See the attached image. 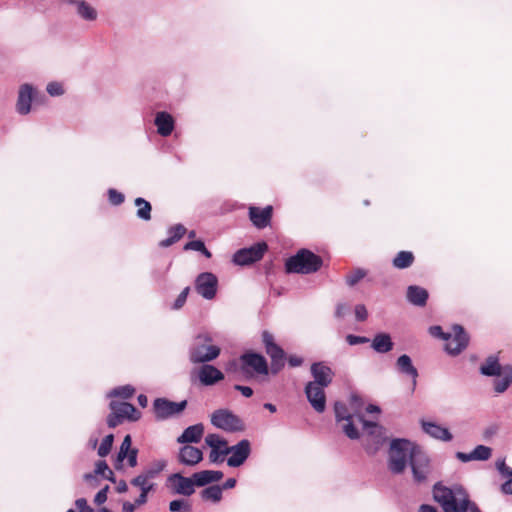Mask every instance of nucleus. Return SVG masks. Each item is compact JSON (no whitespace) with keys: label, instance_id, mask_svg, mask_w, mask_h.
<instances>
[{"label":"nucleus","instance_id":"nucleus-20","mask_svg":"<svg viewBox=\"0 0 512 512\" xmlns=\"http://www.w3.org/2000/svg\"><path fill=\"white\" fill-rule=\"evenodd\" d=\"M311 374L314 380L309 383L324 388L331 384L334 376L332 369L323 362L313 363L311 365Z\"/></svg>","mask_w":512,"mask_h":512},{"label":"nucleus","instance_id":"nucleus-2","mask_svg":"<svg viewBox=\"0 0 512 512\" xmlns=\"http://www.w3.org/2000/svg\"><path fill=\"white\" fill-rule=\"evenodd\" d=\"M228 371L238 373L244 380L252 379L255 375H267L269 367L264 356L254 352L242 354L238 361L229 363Z\"/></svg>","mask_w":512,"mask_h":512},{"label":"nucleus","instance_id":"nucleus-55","mask_svg":"<svg viewBox=\"0 0 512 512\" xmlns=\"http://www.w3.org/2000/svg\"><path fill=\"white\" fill-rule=\"evenodd\" d=\"M496 467H497L498 471H499L503 476H507V477L512 476V469L506 465V463H505V460H504V459H502V460H498V461L496 462Z\"/></svg>","mask_w":512,"mask_h":512},{"label":"nucleus","instance_id":"nucleus-45","mask_svg":"<svg viewBox=\"0 0 512 512\" xmlns=\"http://www.w3.org/2000/svg\"><path fill=\"white\" fill-rule=\"evenodd\" d=\"M114 437L112 434L107 435L101 442L99 448H98V455L100 457L107 456L112 448Z\"/></svg>","mask_w":512,"mask_h":512},{"label":"nucleus","instance_id":"nucleus-42","mask_svg":"<svg viewBox=\"0 0 512 512\" xmlns=\"http://www.w3.org/2000/svg\"><path fill=\"white\" fill-rule=\"evenodd\" d=\"M184 250H193L201 252L206 258H210L211 252L205 247L202 240H193L185 244Z\"/></svg>","mask_w":512,"mask_h":512},{"label":"nucleus","instance_id":"nucleus-48","mask_svg":"<svg viewBox=\"0 0 512 512\" xmlns=\"http://www.w3.org/2000/svg\"><path fill=\"white\" fill-rule=\"evenodd\" d=\"M190 292V287H185L181 293L178 295V297L176 298L172 308L174 310H179L180 308H182L187 300V297H188V294Z\"/></svg>","mask_w":512,"mask_h":512},{"label":"nucleus","instance_id":"nucleus-12","mask_svg":"<svg viewBox=\"0 0 512 512\" xmlns=\"http://www.w3.org/2000/svg\"><path fill=\"white\" fill-rule=\"evenodd\" d=\"M218 289V279L211 272L200 273L195 279V290L206 300L215 298Z\"/></svg>","mask_w":512,"mask_h":512},{"label":"nucleus","instance_id":"nucleus-37","mask_svg":"<svg viewBox=\"0 0 512 512\" xmlns=\"http://www.w3.org/2000/svg\"><path fill=\"white\" fill-rule=\"evenodd\" d=\"M135 205L137 206L136 215L139 219L149 221L151 219V204L144 198L138 197L135 199Z\"/></svg>","mask_w":512,"mask_h":512},{"label":"nucleus","instance_id":"nucleus-5","mask_svg":"<svg viewBox=\"0 0 512 512\" xmlns=\"http://www.w3.org/2000/svg\"><path fill=\"white\" fill-rule=\"evenodd\" d=\"M212 338L208 334L197 336L195 343L190 348L189 359L192 363H207L216 359L220 354V348L209 344Z\"/></svg>","mask_w":512,"mask_h":512},{"label":"nucleus","instance_id":"nucleus-50","mask_svg":"<svg viewBox=\"0 0 512 512\" xmlns=\"http://www.w3.org/2000/svg\"><path fill=\"white\" fill-rule=\"evenodd\" d=\"M108 195H109V201L113 205H120L124 201V195L115 189H109Z\"/></svg>","mask_w":512,"mask_h":512},{"label":"nucleus","instance_id":"nucleus-11","mask_svg":"<svg viewBox=\"0 0 512 512\" xmlns=\"http://www.w3.org/2000/svg\"><path fill=\"white\" fill-rule=\"evenodd\" d=\"M187 406V401L173 402L166 398H157L153 402L155 416L159 420L168 419L180 414Z\"/></svg>","mask_w":512,"mask_h":512},{"label":"nucleus","instance_id":"nucleus-21","mask_svg":"<svg viewBox=\"0 0 512 512\" xmlns=\"http://www.w3.org/2000/svg\"><path fill=\"white\" fill-rule=\"evenodd\" d=\"M203 452L194 446L184 445L179 449L178 461L185 466L193 467L201 462Z\"/></svg>","mask_w":512,"mask_h":512},{"label":"nucleus","instance_id":"nucleus-56","mask_svg":"<svg viewBox=\"0 0 512 512\" xmlns=\"http://www.w3.org/2000/svg\"><path fill=\"white\" fill-rule=\"evenodd\" d=\"M350 311V308L345 303H338L335 310V317L344 318Z\"/></svg>","mask_w":512,"mask_h":512},{"label":"nucleus","instance_id":"nucleus-17","mask_svg":"<svg viewBox=\"0 0 512 512\" xmlns=\"http://www.w3.org/2000/svg\"><path fill=\"white\" fill-rule=\"evenodd\" d=\"M205 443L211 448L209 460L212 463H221L224 461L225 449H228L227 441L218 434L211 433L205 437Z\"/></svg>","mask_w":512,"mask_h":512},{"label":"nucleus","instance_id":"nucleus-14","mask_svg":"<svg viewBox=\"0 0 512 512\" xmlns=\"http://www.w3.org/2000/svg\"><path fill=\"white\" fill-rule=\"evenodd\" d=\"M267 244L265 242L257 243L249 248L238 250L233 256V262L237 265H248L260 260L265 251Z\"/></svg>","mask_w":512,"mask_h":512},{"label":"nucleus","instance_id":"nucleus-49","mask_svg":"<svg viewBox=\"0 0 512 512\" xmlns=\"http://www.w3.org/2000/svg\"><path fill=\"white\" fill-rule=\"evenodd\" d=\"M46 90L51 96H61L64 94V89L59 82L48 83Z\"/></svg>","mask_w":512,"mask_h":512},{"label":"nucleus","instance_id":"nucleus-64","mask_svg":"<svg viewBox=\"0 0 512 512\" xmlns=\"http://www.w3.org/2000/svg\"><path fill=\"white\" fill-rule=\"evenodd\" d=\"M501 490L504 494H512V476L502 484Z\"/></svg>","mask_w":512,"mask_h":512},{"label":"nucleus","instance_id":"nucleus-13","mask_svg":"<svg viewBox=\"0 0 512 512\" xmlns=\"http://www.w3.org/2000/svg\"><path fill=\"white\" fill-rule=\"evenodd\" d=\"M444 340L446 341V351L451 355H457L467 347L469 337L462 326L454 325L452 332L447 333Z\"/></svg>","mask_w":512,"mask_h":512},{"label":"nucleus","instance_id":"nucleus-9","mask_svg":"<svg viewBox=\"0 0 512 512\" xmlns=\"http://www.w3.org/2000/svg\"><path fill=\"white\" fill-rule=\"evenodd\" d=\"M413 479L416 483H424L431 473L430 459L428 455L419 447L409 463Z\"/></svg>","mask_w":512,"mask_h":512},{"label":"nucleus","instance_id":"nucleus-19","mask_svg":"<svg viewBox=\"0 0 512 512\" xmlns=\"http://www.w3.org/2000/svg\"><path fill=\"white\" fill-rule=\"evenodd\" d=\"M307 400L318 413H323L326 409V396L324 387L307 383L305 386Z\"/></svg>","mask_w":512,"mask_h":512},{"label":"nucleus","instance_id":"nucleus-3","mask_svg":"<svg viewBox=\"0 0 512 512\" xmlns=\"http://www.w3.org/2000/svg\"><path fill=\"white\" fill-rule=\"evenodd\" d=\"M419 446L407 439H394L390 443L388 468L393 474H401L410 463Z\"/></svg>","mask_w":512,"mask_h":512},{"label":"nucleus","instance_id":"nucleus-60","mask_svg":"<svg viewBox=\"0 0 512 512\" xmlns=\"http://www.w3.org/2000/svg\"><path fill=\"white\" fill-rule=\"evenodd\" d=\"M137 454H138V450L137 449H132L129 452V454L126 456V458L128 460V465L130 467L137 466Z\"/></svg>","mask_w":512,"mask_h":512},{"label":"nucleus","instance_id":"nucleus-34","mask_svg":"<svg viewBox=\"0 0 512 512\" xmlns=\"http://www.w3.org/2000/svg\"><path fill=\"white\" fill-rule=\"evenodd\" d=\"M167 466V462L164 459H158L152 461L145 470L138 476L145 478L147 481L155 479Z\"/></svg>","mask_w":512,"mask_h":512},{"label":"nucleus","instance_id":"nucleus-61","mask_svg":"<svg viewBox=\"0 0 512 512\" xmlns=\"http://www.w3.org/2000/svg\"><path fill=\"white\" fill-rule=\"evenodd\" d=\"M456 458L464 463L474 461L472 456V451L470 453H464V452H456L455 454Z\"/></svg>","mask_w":512,"mask_h":512},{"label":"nucleus","instance_id":"nucleus-26","mask_svg":"<svg viewBox=\"0 0 512 512\" xmlns=\"http://www.w3.org/2000/svg\"><path fill=\"white\" fill-rule=\"evenodd\" d=\"M198 377L203 385L211 386L224 379V374L216 367L204 364L198 371Z\"/></svg>","mask_w":512,"mask_h":512},{"label":"nucleus","instance_id":"nucleus-52","mask_svg":"<svg viewBox=\"0 0 512 512\" xmlns=\"http://www.w3.org/2000/svg\"><path fill=\"white\" fill-rule=\"evenodd\" d=\"M186 232V228L181 225V224H177L173 227H171L168 231L169 235H172L174 237V239H176L177 241L182 238V236L185 234Z\"/></svg>","mask_w":512,"mask_h":512},{"label":"nucleus","instance_id":"nucleus-22","mask_svg":"<svg viewBox=\"0 0 512 512\" xmlns=\"http://www.w3.org/2000/svg\"><path fill=\"white\" fill-rule=\"evenodd\" d=\"M109 407L111 411H114L122 420L128 419L136 421L141 417V413L135 406L128 402L111 401Z\"/></svg>","mask_w":512,"mask_h":512},{"label":"nucleus","instance_id":"nucleus-27","mask_svg":"<svg viewBox=\"0 0 512 512\" xmlns=\"http://www.w3.org/2000/svg\"><path fill=\"white\" fill-rule=\"evenodd\" d=\"M204 434V426L202 423H197L187 427L183 433L177 438L180 444L199 443Z\"/></svg>","mask_w":512,"mask_h":512},{"label":"nucleus","instance_id":"nucleus-46","mask_svg":"<svg viewBox=\"0 0 512 512\" xmlns=\"http://www.w3.org/2000/svg\"><path fill=\"white\" fill-rule=\"evenodd\" d=\"M131 450H132L131 449V437H130V435H126L121 443V446H120V449H119V452L117 455V460L123 461Z\"/></svg>","mask_w":512,"mask_h":512},{"label":"nucleus","instance_id":"nucleus-40","mask_svg":"<svg viewBox=\"0 0 512 512\" xmlns=\"http://www.w3.org/2000/svg\"><path fill=\"white\" fill-rule=\"evenodd\" d=\"M135 393V389L131 385H124L114 388L108 393V397H120L123 399H129Z\"/></svg>","mask_w":512,"mask_h":512},{"label":"nucleus","instance_id":"nucleus-30","mask_svg":"<svg viewBox=\"0 0 512 512\" xmlns=\"http://www.w3.org/2000/svg\"><path fill=\"white\" fill-rule=\"evenodd\" d=\"M371 347L375 352L384 354L393 349L394 343L388 333H378L372 339Z\"/></svg>","mask_w":512,"mask_h":512},{"label":"nucleus","instance_id":"nucleus-28","mask_svg":"<svg viewBox=\"0 0 512 512\" xmlns=\"http://www.w3.org/2000/svg\"><path fill=\"white\" fill-rule=\"evenodd\" d=\"M396 367L398 371L402 374H405L412 378L413 390L416 387L418 371L416 367L413 365L410 356L403 354L398 357L396 361Z\"/></svg>","mask_w":512,"mask_h":512},{"label":"nucleus","instance_id":"nucleus-16","mask_svg":"<svg viewBox=\"0 0 512 512\" xmlns=\"http://www.w3.org/2000/svg\"><path fill=\"white\" fill-rule=\"evenodd\" d=\"M167 483L173 494L191 496L195 492L193 476L189 478L175 473L168 477Z\"/></svg>","mask_w":512,"mask_h":512},{"label":"nucleus","instance_id":"nucleus-24","mask_svg":"<svg viewBox=\"0 0 512 512\" xmlns=\"http://www.w3.org/2000/svg\"><path fill=\"white\" fill-rule=\"evenodd\" d=\"M420 423L423 431L434 439L449 442L453 438L452 434L447 428L442 427L435 422L421 420Z\"/></svg>","mask_w":512,"mask_h":512},{"label":"nucleus","instance_id":"nucleus-53","mask_svg":"<svg viewBox=\"0 0 512 512\" xmlns=\"http://www.w3.org/2000/svg\"><path fill=\"white\" fill-rule=\"evenodd\" d=\"M109 491V486L106 485L104 488H102L100 491L97 492V494L94 497V502L97 505H101L107 500V493Z\"/></svg>","mask_w":512,"mask_h":512},{"label":"nucleus","instance_id":"nucleus-36","mask_svg":"<svg viewBox=\"0 0 512 512\" xmlns=\"http://www.w3.org/2000/svg\"><path fill=\"white\" fill-rule=\"evenodd\" d=\"M504 377L494 381V390L497 393L505 392L512 382V367L507 366L504 368Z\"/></svg>","mask_w":512,"mask_h":512},{"label":"nucleus","instance_id":"nucleus-18","mask_svg":"<svg viewBox=\"0 0 512 512\" xmlns=\"http://www.w3.org/2000/svg\"><path fill=\"white\" fill-rule=\"evenodd\" d=\"M36 89L29 83H24L19 87L16 102V111L20 115H27L31 111L32 101L35 99Z\"/></svg>","mask_w":512,"mask_h":512},{"label":"nucleus","instance_id":"nucleus-38","mask_svg":"<svg viewBox=\"0 0 512 512\" xmlns=\"http://www.w3.org/2000/svg\"><path fill=\"white\" fill-rule=\"evenodd\" d=\"M414 261V256L412 252L409 251H401L396 257L393 259L394 267L398 269H405L412 265Z\"/></svg>","mask_w":512,"mask_h":512},{"label":"nucleus","instance_id":"nucleus-31","mask_svg":"<svg viewBox=\"0 0 512 512\" xmlns=\"http://www.w3.org/2000/svg\"><path fill=\"white\" fill-rule=\"evenodd\" d=\"M192 476L195 486L202 487L221 480L223 478V473L221 471L203 470L194 473Z\"/></svg>","mask_w":512,"mask_h":512},{"label":"nucleus","instance_id":"nucleus-10","mask_svg":"<svg viewBox=\"0 0 512 512\" xmlns=\"http://www.w3.org/2000/svg\"><path fill=\"white\" fill-rule=\"evenodd\" d=\"M334 411L336 421L338 423L344 422L342 425V430L345 435L352 440L358 439L360 437V433L354 425V420L356 419L354 414L349 412L346 405L341 402L335 403Z\"/></svg>","mask_w":512,"mask_h":512},{"label":"nucleus","instance_id":"nucleus-15","mask_svg":"<svg viewBox=\"0 0 512 512\" xmlns=\"http://www.w3.org/2000/svg\"><path fill=\"white\" fill-rule=\"evenodd\" d=\"M224 453H226V455L231 454L227 459L228 466L239 467L247 460L251 453L250 442L247 439H243L234 446H228V449H225Z\"/></svg>","mask_w":512,"mask_h":512},{"label":"nucleus","instance_id":"nucleus-7","mask_svg":"<svg viewBox=\"0 0 512 512\" xmlns=\"http://www.w3.org/2000/svg\"><path fill=\"white\" fill-rule=\"evenodd\" d=\"M211 423L218 429L235 432L243 429V423L238 416L228 409H218L211 414Z\"/></svg>","mask_w":512,"mask_h":512},{"label":"nucleus","instance_id":"nucleus-8","mask_svg":"<svg viewBox=\"0 0 512 512\" xmlns=\"http://www.w3.org/2000/svg\"><path fill=\"white\" fill-rule=\"evenodd\" d=\"M359 422L362 423L363 430L369 437L365 444L366 450L371 454L377 452L385 441L383 427L375 422L365 420L363 415H359Z\"/></svg>","mask_w":512,"mask_h":512},{"label":"nucleus","instance_id":"nucleus-39","mask_svg":"<svg viewBox=\"0 0 512 512\" xmlns=\"http://www.w3.org/2000/svg\"><path fill=\"white\" fill-rule=\"evenodd\" d=\"M201 497L205 501L219 502L222 498V488L218 485L209 486L201 491Z\"/></svg>","mask_w":512,"mask_h":512},{"label":"nucleus","instance_id":"nucleus-4","mask_svg":"<svg viewBox=\"0 0 512 512\" xmlns=\"http://www.w3.org/2000/svg\"><path fill=\"white\" fill-rule=\"evenodd\" d=\"M321 265V257L307 249H301L286 261V270L288 273L310 274L318 271Z\"/></svg>","mask_w":512,"mask_h":512},{"label":"nucleus","instance_id":"nucleus-32","mask_svg":"<svg viewBox=\"0 0 512 512\" xmlns=\"http://www.w3.org/2000/svg\"><path fill=\"white\" fill-rule=\"evenodd\" d=\"M131 484L138 487L141 491L140 495L136 498V504L138 506L144 505L147 502L148 493L152 491L155 484L152 481H147L145 478L136 476L131 480Z\"/></svg>","mask_w":512,"mask_h":512},{"label":"nucleus","instance_id":"nucleus-25","mask_svg":"<svg viewBox=\"0 0 512 512\" xmlns=\"http://www.w3.org/2000/svg\"><path fill=\"white\" fill-rule=\"evenodd\" d=\"M65 3L74 6L77 15L84 21L92 22L98 17L97 10L85 0H66Z\"/></svg>","mask_w":512,"mask_h":512},{"label":"nucleus","instance_id":"nucleus-57","mask_svg":"<svg viewBox=\"0 0 512 512\" xmlns=\"http://www.w3.org/2000/svg\"><path fill=\"white\" fill-rule=\"evenodd\" d=\"M75 505L79 512H93V509L88 505L85 498H78L75 501Z\"/></svg>","mask_w":512,"mask_h":512},{"label":"nucleus","instance_id":"nucleus-29","mask_svg":"<svg viewBox=\"0 0 512 512\" xmlns=\"http://www.w3.org/2000/svg\"><path fill=\"white\" fill-rule=\"evenodd\" d=\"M154 123L157 127V132L163 137L169 136L174 129V119L167 112H158Z\"/></svg>","mask_w":512,"mask_h":512},{"label":"nucleus","instance_id":"nucleus-63","mask_svg":"<svg viewBox=\"0 0 512 512\" xmlns=\"http://www.w3.org/2000/svg\"><path fill=\"white\" fill-rule=\"evenodd\" d=\"M497 431H498V427L496 425H491L484 430L483 437L485 439L491 438L492 436H494L497 433Z\"/></svg>","mask_w":512,"mask_h":512},{"label":"nucleus","instance_id":"nucleus-62","mask_svg":"<svg viewBox=\"0 0 512 512\" xmlns=\"http://www.w3.org/2000/svg\"><path fill=\"white\" fill-rule=\"evenodd\" d=\"M235 390L241 392V394L244 396V397H251L253 395V390L248 387V386H242V385H235L234 386Z\"/></svg>","mask_w":512,"mask_h":512},{"label":"nucleus","instance_id":"nucleus-35","mask_svg":"<svg viewBox=\"0 0 512 512\" xmlns=\"http://www.w3.org/2000/svg\"><path fill=\"white\" fill-rule=\"evenodd\" d=\"M480 372L486 376H501L502 368L496 356H489L486 362L480 367Z\"/></svg>","mask_w":512,"mask_h":512},{"label":"nucleus","instance_id":"nucleus-1","mask_svg":"<svg viewBox=\"0 0 512 512\" xmlns=\"http://www.w3.org/2000/svg\"><path fill=\"white\" fill-rule=\"evenodd\" d=\"M433 497L444 512H481L476 503L469 498L467 491L460 485L447 487L436 483Z\"/></svg>","mask_w":512,"mask_h":512},{"label":"nucleus","instance_id":"nucleus-47","mask_svg":"<svg viewBox=\"0 0 512 512\" xmlns=\"http://www.w3.org/2000/svg\"><path fill=\"white\" fill-rule=\"evenodd\" d=\"M362 405H363V403L359 396H357V395L351 396V398H350L351 412L354 414V416L356 417V420L358 422H359V415H362L361 414Z\"/></svg>","mask_w":512,"mask_h":512},{"label":"nucleus","instance_id":"nucleus-33","mask_svg":"<svg viewBox=\"0 0 512 512\" xmlns=\"http://www.w3.org/2000/svg\"><path fill=\"white\" fill-rule=\"evenodd\" d=\"M407 299L413 305L422 307L427 302L428 292L422 287L411 285L407 289Z\"/></svg>","mask_w":512,"mask_h":512},{"label":"nucleus","instance_id":"nucleus-43","mask_svg":"<svg viewBox=\"0 0 512 512\" xmlns=\"http://www.w3.org/2000/svg\"><path fill=\"white\" fill-rule=\"evenodd\" d=\"M366 276V271L361 268L354 269L346 276V283L352 287Z\"/></svg>","mask_w":512,"mask_h":512},{"label":"nucleus","instance_id":"nucleus-58","mask_svg":"<svg viewBox=\"0 0 512 512\" xmlns=\"http://www.w3.org/2000/svg\"><path fill=\"white\" fill-rule=\"evenodd\" d=\"M122 419L114 412L111 411V413L107 417V424L110 428H115L119 424L122 423Z\"/></svg>","mask_w":512,"mask_h":512},{"label":"nucleus","instance_id":"nucleus-59","mask_svg":"<svg viewBox=\"0 0 512 512\" xmlns=\"http://www.w3.org/2000/svg\"><path fill=\"white\" fill-rule=\"evenodd\" d=\"M109 469L110 468L108 467L107 463L104 460H100L96 463L94 473L96 475L103 476Z\"/></svg>","mask_w":512,"mask_h":512},{"label":"nucleus","instance_id":"nucleus-23","mask_svg":"<svg viewBox=\"0 0 512 512\" xmlns=\"http://www.w3.org/2000/svg\"><path fill=\"white\" fill-rule=\"evenodd\" d=\"M272 206H266L263 209L258 207L249 208V217L253 225L259 229H263L270 224L272 218Z\"/></svg>","mask_w":512,"mask_h":512},{"label":"nucleus","instance_id":"nucleus-51","mask_svg":"<svg viewBox=\"0 0 512 512\" xmlns=\"http://www.w3.org/2000/svg\"><path fill=\"white\" fill-rule=\"evenodd\" d=\"M346 341L349 345L354 346L358 344L368 343L370 339L365 336H356L353 334H349L346 336Z\"/></svg>","mask_w":512,"mask_h":512},{"label":"nucleus","instance_id":"nucleus-44","mask_svg":"<svg viewBox=\"0 0 512 512\" xmlns=\"http://www.w3.org/2000/svg\"><path fill=\"white\" fill-rule=\"evenodd\" d=\"M169 510L171 512H189L191 510V505L187 500L177 499L170 502Z\"/></svg>","mask_w":512,"mask_h":512},{"label":"nucleus","instance_id":"nucleus-6","mask_svg":"<svg viewBox=\"0 0 512 512\" xmlns=\"http://www.w3.org/2000/svg\"><path fill=\"white\" fill-rule=\"evenodd\" d=\"M262 340L265 346L266 353L271 359L270 370L273 374H277L285 365V352L274 342V337L268 331L262 334Z\"/></svg>","mask_w":512,"mask_h":512},{"label":"nucleus","instance_id":"nucleus-54","mask_svg":"<svg viewBox=\"0 0 512 512\" xmlns=\"http://www.w3.org/2000/svg\"><path fill=\"white\" fill-rule=\"evenodd\" d=\"M355 317L358 321H365L368 317V312L363 304L355 306Z\"/></svg>","mask_w":512,"mask_h":512},{"label":"nucleus","instance_id":"nucleus-41","mask_svg":"<svg viewBox=\"0 0 512 512\" xmlns=\"http://www.w3.org/2000/svg\"><path fill=\"white\" fill-rule=\"evenodd\" d=\"M474 461H486L492 456V449L485 445H477L472 450Z\"/></svg>","mask_w":512,"mask_h":512}]
</instances>
